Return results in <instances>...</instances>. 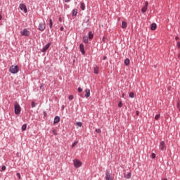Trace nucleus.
<instances>
[{"label": "nucleus", "mask_w": 180, "mask_h": 180, "mask_svg": "<svg viewBox=\"0 0 180 180\" xmlns=\"http://www.w3.org/2000/svg\"><path fill=\"white\" fill-rule=\"evenodd\" d=\"M82 165V162H81V161H79V160H74V166L75 167V168H79V167H81Z\"/></svg>", "instance_id": "nucleus-7"}, {"label": "nucleus", "mask_w": 180, "mask_h": 180, "mask_svg": "<svg viewBox=\"0 0 180 180\" xmlns=\"http://www.w3.org/2000/svg\"><path fill=\"white\" fill-rule=\"evenodd\" d=\"M148 6V1H146L145 2V6L141 9L142 13H145V12L147 11Z\"/></svg>", "instance_id": "nucleus-8"}, {"label": "nucleus", "mask_w": 180, "mask_h": 180, "mask_svg": "<svg viewBox=\"0 0 180 180\" xmlns=\"http://www.w3.org/2000/svg\"><path fill=\"white\" fill-rule=\"evenodd\" d=\"M150 29H151V30H155V29H157V24L153 23V24L151 25Z\"/></svg>", "instance_id": "nucleus-16"}, {"label": "nucleus", "mask_w": 180, "mask_h": 180, "mask_svg": "<svg viewBox=\"0 0 180 180\" xmlns=\"http://www.w3.org/2000/svg\"><path fill=\"white\" fill-rule=\"evenodd\" d=\"M5 169H6V166H2L1 172H2V171H5Z\"/></svg>", "instance_id": "nucleus-31"}, {"label": "nucleus", "mask_w": 180, "mask_h": 180, "mask_svg": "<svg viewBox=\"0 0 180 180\" xmlns=\"http://www.w3.org/2000/svg\"><path fill=\"white\" fill-rule=\"evenodd\" d=\"M68 99L69 101H72V99H74V96L72 95L69 96Z\"/></svg>", "instance_id": "nucleus-29"}, {"label": "nucleus", "mask_w": 180, "mask_h": 180, "mask_svg": "<svg viewBox=\"0 0 180 180\" xmlns=\"http://www.w3.org/2000/svg\"><path fill=\"white\" fill-rule=\"evenodd\" d=\"M160 117H161V115L160 114L156 115L155 117V120H158V119H160Z\"/></svg>", "instance_id": "nucleus-25"}, {"label": "nucleus", "mask_w": 180, "mask_h": 180, "mask_svg": "<svg viewBox=\"0 0 180 180\" xmlns=\"http://www.w3.org/2000/svg\"><path fill=\"white\" fill-rule=\"evenodd\" d=\"M89 40H92L94 39V34L91 32H89Z\"/></svg>", "instance_id": "nucleus-17"}, {"label": "nucleus", "mask_w": 180, "mask_h": 180, "mask_svg": "<svg viewBox=\"0 0 180 180\" xmlns=\"http://www.w3.org/2000/svg\"><path fill=\"white\" fill-rule=\"evenodd\" d=\"M27 128V125L26 124H24L22 126V131H25V130H26V129Z\"/></svg>", "instance_id": "nucleus-21"}, {"label": "nucleus", "mask_w": 180, "mask_h": 180, "mask_svg": "<svg viewBox=\"0 0 180 180\" xmlns=\"http://www.w3.org/2000/svg\"><path fill=\"white\" fill-rule=\"evenodd\" d=\"M85 93H86L85 94L86 98H89V96H91V90L87 89L85 90Z\"/></svg>", "instance_id": "nucleus-11"}, {"label": "nucleus", "mask_w": 180, "mask_h": 180, "mask_svg": "<svg viewBox=\"0 0 180 180\" xmlns=\"http://www.w3.org/2000/svg\"><path fill=\"white\" fill-rule=\"evenodd\" d=\"M129 98H134V92L129 93Z\"/></svg>", "instance_id": "nucleus-27"}, {"label": "nucleus", "mask_w": 180, "mask_h": 180, "mask_svg": "<svg viewBox=\"0 0 180 180\" xmlns=\"http://www.w3.org/2000/svg\"><path fill=\"white\" fill-rule=\"evenodd\" d=\"M151 158H153V159L155 158V153L151 154Z\"/></svg>", "instance_id": "nucleus-35"}, {"label": "nucleus", "mask_w": 180, "mask_h": 180, "mask_svg": "<svg viewBox=\"0 0 180 180\" xmlns=\"http://www.w3.org/2000/svg\"><path fill=\"white\" fill-rule=\"evenodd\" d=\"M50 46H51V43L47 44L42 49L41 51L42 53H44L46 51H47V50H49V49L50 48Z\"/></svg>", "instance_id": "nucleus-9"}, {"label": "nucleus", "mask_w": 180, "mask_h": 180, "mask_svg": "<svg viewBox=\"0 0 180 180\" xmlns=\"http://www.w3.org/2000/svg\"><path fill=\"white\" fill-rule=\"evenodd\" d=\"M162 180H168V179H163Z\"/></svg>", "instance_id": "nucleus-47"}, {"label": "nucleus", "mask_w": 180, "mask_h": 180, "mask_svg": "<svg viewBox=\"0 0 180 180\" xmlns=\"http://www.w3.org/2000/svg\"><path fill=\"white\" fill-rule=\"evenodd\" d=\"M80 8L82 9V11H85V4L81 3Z\"/></svg>", "instance_id": "nucleus-19"}, {"label": "nucleus", "mask_w": 180, "mask_h": 180, "mask_svg": "<svg viewBox=\"0 0 180 180\" xmlns=\"http://www.w3.org/2000/svg\"><path fill=\"white\" fill-rule=\"evenodd\" d=\"M176 46H177V47H178L179 49H180V42H179V41H178V42L176 43Z\"/></svg>", "instance_id": "nucleus-37"}, {"label": "nucleus", "mask_w": 180, "mask_h": 180, "mask_svg": "<svg viewBox=\"0 0 180 180\" xmlns=\"http://www.w3.org/2000/svg\"><path fill=\"white\" fill-rule=\"evenodd\" d=\"M136 115L139 116V111H136Z\"/></svg>", "instance_id": "nucleus-43"}, {"label": "nucleus", "mask_w": 180, "mask_h": 180, "mask_svg": "<svg viewBox=\"0 0 180 180\" xmlns=\"http://www.w3.org/2000/svg\"><path fill=\"white\" fill-rule=\"evenodd\" d=\"M52 131H53V134L55 136H57V130L53 129Z\"/></svg>", "instance_id": "nucleus-33"}, {"label": "nucleus", "mask_w": 180, "mask_h": 180, "mask_svg": "<svg viewBox=\"0 0 180 180\" xmlns=\"http://www.w3.org/2000/svg\"><path fill=\"white\" fill-rule=\"evenodd\" d=\"M21 36H25L26 37L30 36V31L27 29L25 28L22 31H20Z\"/></svg>", "instance_id": "nucleus-3"}, {"label": "nucleus", "mask_w": 180, "mask_h": 180, "mask_svg": "<svg viewBox=\"0 0 180 180\" xmlns=\"http://www.w3.org/2000/svg\"><path fill=\"white\" fill-rule=\"evenodd\" d=\"M107 57L106 56H103V60H106Z\"/></svg>", "instance_id": "nucleus-42"}, {"label": "nucleus", "mask_w": 180, "mask_h": 180, "mask_svg": "<svg viewBox=\"0 0 180 180\" xmlns=\"http://www.w3.org/2000/svg\"><path fill=\"white\" fill-rule=\"evenodd\" d=\"M16 175H17L18 179H20V178H21L20 173H17Z\"/></svg>", "instance_id": "nucleus-36"}, {"label": "nucleus", "mask_w": 180, "mask_h": 180, "mask_svg": "<svg viewBox=\"0 0 180 180\" xmlns=\"http://www.w3.org/2000/svg\"><path fill=\"white\" fill-rule=\"evenodd\" d=\"M83 41L84 43H88V37H83Z\"/></svg>", "instance_id": "nucleus-24"}, {"label": "nucleus", "mask_w": 180, "mask_h": 180, "mask_svg": "<svg viewBox=\"0 0 180 180\" xmlns=\"http://www.w3.org/2000/svg\"><path fill=\"white\" fill-rule=\"evenodd\" d=\"M78 144V141H75L72 145V148H74V146H75L76 145Z\"/></svg>", "instance_id": "nucleus-32"}, {"label": "nucleus", "mask_w": 180, "mask_h": 180, "mask_svg": "<svg viewBox=\"0 0 180 180\" xmlns=\"http://www.w3.org/2000/svg\"><path fill=\"white\" fill-rule=\"evenodd\" d=\"M160 148L162 151H165V150H167V146H165V142L164 141L160 142Z\"/></svg>", "instance_id": "nucleus-6"}, {"label": "nucleus", "mask_w": 180, "mask_h": 180, "mask_svg": "<svg viewBox=\"0 0 180 180\" xmlns=\"http://www.w3.org/2000/svg\"><path fill=\"white\" fill-rule=\"evenodd\" d=\"M68 1H70V0H65V2H68Z\"/></svg>", "instance_id": "nucleus-46"}, {"label": "nucleus", "mask_w": 180, "mask_h": 180, "mask_svg": "<svg viewBox=\"0 0 180 180\" xmlns=\"http://www.w3.org/2000/svg\"><path fill=\"white\" fill-rule=\"evenodd\" d=\"M60 30H61V32H63V30H64V27H60Z\"/></svg>", "instance_id": "nucleus-39"}, {"label": "nucleus", "mask_w": 180, "mask_h": 180, "mask_svg": "<svg viewBox=\"0 0 180 180\" xmlns=\"http://www.w3.org/2000/svg\"><path fill=\"white\" fill-rule=\"evenodd\" d=\"M94 74H98L99 73V68L98 66H96L94 69Z\"/></svg>", "instance_id": "nucleus-15"}, {"label": "nucleus", "mask_w": 180, "mask_h": 180, "mask_svg": "<svg viewBox=\"0 0 180 180\" xmlns=\"http://www.w3.org/2000/svg\"><path fill=\"white\" fill-rule=\"evenodd\" d=\"M2 19V15L0 14V20Z\"/></svg>", "instance_id": "nucleus-41"}, {"label": "nucleus", "mask_w": 180, "mask_h": 180, "mask_svg": "<svg viewBox=\"0 0 180 180\" xmlns=\"http://www.w3.org/2000/svg\"><path fill=\"white\" fill-rule=\"evenodd\" d=\"M129 64H130V59H129V58L125 59L124 65H129Z\"/></svg>", "instance_id": "nucleus-18"}, {"label": "nucleus", "mask_w": 180, "mask_h": 180, "mask_svg": "<svg viewBox=\"0 0 180 180\" xmlns=\"http://www.w3.org/2000/svg\"><path fill=\"white\" fill-rule=\"evenodd\" d=\"M79 49H80V51L81 53L84 55L85 54V49H84V44H81L79 45Z\"/></svg>", "instance_id": "nucleus-10"}, {"label": "nucleus", "mask_w": 180, "mask_h": 180, "mask_svg": "<svg viewBox=\"0 0 180 180\" xmlns=\"http://www.w3.org/2000/svg\"><path fill=\"white\" fill-rule=\"evenodd\" d=\"M124 177L127 178V179H130V178H131V173H128Z\"/></svg>", "instance_id": "nucleus-22"}, {"label": "nucleus", "mask_w": 180, "mask_h": 180, "mask_svg": "<svg viewBox=\"0 0 180 180\" xmlns=\"http://www.w3.org/2000/svg\"><path fill=\"white\" fill-rule=\"evenodd\" d=\"M19 8L21 11H23L25 13H27V7L24 4H20Z\"/></svg>", "instance_id": "nucleus-4"}, {"label": "nucleus", "mask_w": 180, "mask_h": 180, "mask_svg": "<svg viewBox=\"0 0 180 180\" xmlns=\"http://www.w3.org/2000/svg\"><path fill=\"white\" fill-rule=\"evenodd\" d=\"M60 22H61V18H59Z\"/></svg>", "instance_id": "nucleus-45"}, {"label": "nucleus", "mask_w": 180, "mask_h": 180, "mask_svg": "<svg viewBox=\"0 0 180 180\" xmlns=\"http://www.w3.org/2000/svg\"><path fill=\"white\" fill-rule=\"evenodd\" d=\"M122 29H126V27H127V22H126V21L122 22Z\"/></svg>", "instance_id": "nucleus-14"}, {"label": "nucleus", "mask_w": 180, "mask_h": 180, "mask_svg": "<svg viewBox=\"0 0 180 180\" xmlns=\"http://www.w3.org/2000/svg\"><path fill=\"white\" fill-rule=\"evenodd\" d=\"M76 125L78 127H82V122H77Z\"/></svg>", "instance_id": "nucleus-26"}, {"label": "nucleus", "mask_w": 180, "mask_h": 180, "mask_svg": "<svg viewBox=\"0 0 180 180\" xmlns=\"http://www.w3.org/2000/svg\"><path fill=\"white\" fill-rule=\"evenodd\" d=\"M78 13V11L77 9H74L72 11V16H75Z\"/></svg>", "instance_id": "nucleus-20"}, {"label": "nucleus", "mask_w": 180, "mask_h": 180, "mask_svg": "<svg viewBox=\"0 0 180 180\" xmlns=\"http://www.w3.org/2000/svg\"><path fill=\"white\" fill-rule=\"evenodd\" d=\"M122 98H124V94H122Z\"/></svg>", "instance_id": "nucleus-44"}, {"label": "nucleus", "mask_w": 180, "mask_h": 180, "mask_svg": "<svg viewBox=\"0 0 180 180\" xmlns=\"http://www.w3.org/2000/svg\"><path fill=\"white\" fill-rule=\"evenodd\" d=\"M49 27L50 29L53 27V20L51 19L49 20Z\"/></svg>", "instance_id": "nucleus-23"}, {"label": "nucleus", "mask_w": 180, "mask_h": 180, "mask_svg": "<svg viewBox=\"0 0 180 180\" xmlns=\"http://www.w3.org/2000/svg\"><path fill=\"white\" fill-rule=\"evenodd\" d=\"M9 71L11 74H18V72H19V67H18V65H12Z\"/></svg>", "instance_id": "nucleus-2"}, {"label": "nucleus", "mask_w": 180, "mask_h": 180, "mask_svg": "<svg viewBox=\"0 0 180 180\" xmlns=\"http://www.w3.org/2000/svg\"><path fill=\"white\" fill-rule=\"evenodd\" d=\"M96 133H101V129H96L95 130Z\"/></svg>", "instance_id": "nucleus-34"}, {"label": "nucleus", "mask_w": 180, "mask_h": 180, "mask_svg": "<svg viewBox=\"0 0 180 180\" xmlns=\"http://www.w3.org/2000/svg\"><path fill=\"white\" fill-rule=\"evenodd\" d=\"M105 180H112V177L110 176V173L109 172H106Z\"/></svg>", "instance_id": "nucleus-12"}, {"label": "nucleus", "mask_w": 180, "mask_h": 180, "mask_svg": "<svg viewBox=\"0 0 180 180\" xmlns=\"http://www.w3.org/2000/svg\"><path fill=\"white\" fill-rule=\"evenodd\" d=\"M31 106L32 108H36V103H34V101H32L31 103Z\"/></svg>", "instance_id": "nucleus-28"}, {"label": "nucleus", "mask_w": 180, "mask_h": 180, "mask_svg": "<svg viewBox=\"0 0 180 180\" xmlns=\"http://www.w3.org/2000/svg\"><path fill=\"white\" fill-rule=\"evenodd\" d=\"M179 37H175V40H179Z\"/></svg>", "instance_id": "nucleus-40"}, {"label": "nucleus", "mask_w": 180, "mask_h": 180, "mask_svg": "<svg viewBox=\"0 0 180 180\" xmlns=\"http://www.w3.org/2000/svg\"><path fill=\"white\" fill-rule=\"evenodd\" d=\"M59 122H60V117L58 116L55 117L54 121H53L54 124L58 123Z\"/></svg>", "instance_id": "nucleus-13"}, {"label": "nucleus", "mask_w": 180, "mask_h": 180, "mask_svg": "<svg viewBox=\"0 0 180 180\" xmlns=\"http://www.w3.org/2000/svg\"><path fill=\"white\" fill-rule=\"evenodd\" d=\"M122 106H123V103H122V101H120L118 103V107L122 108Z\"/></svg>", "instance_id": "nucleus-30"}, {"label": "nucleus", "mask_w": 180, "mask_h": 180, "mask_svg": "<svg viewBox=\"0 0 180 180\" xmlns=\"http://www.w3.org/2000/svg\"><path fill=\"white\" fill-rule=\"evenodd\" d=\"M45 29H46V22H41L39 25V30H40L41 32H44Z\"/></svg>", "instance_id": "nucleus-5"}, {"label": "nucleus", "mask_w": 180, "mask_h": 180, "mask_svg": "<svg viewBox=\"0 0 180 180\" xmlns=\"http://www.w3.org/2000/svg\"><path fill=\"white\" fill-rule=\"evenodd\" d=\"M22 110V108H20V105L18 103H15L14 104V112L15 115H20V112Z\"/></svg>", "instance_id": "nucleus-1"}, {"label": "nucleus", "mask_w": 180, "mask_h": 180, "mask_svg": "<svg viewBox=\"0 0 180 180\" xmlns=\"http://www.w3.org/2000/svg\"><path fill=\"white\" fill-rule=\"evenodd\" d=\"M78 92H82V89L81 87H79L78 88Z\"/></svg>", "instance_id": "nucleus-38"}]
</instances>
